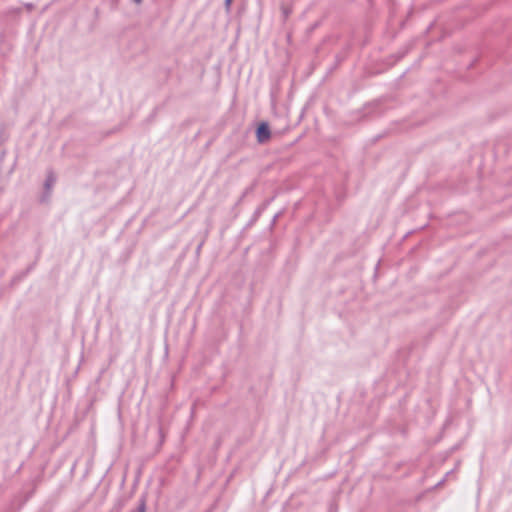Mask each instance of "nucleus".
Segmentation results:
<instances>
[{"label": "nucleus", "mask_w": 512, "mask_h": 512, "mask_svg": "<svg viewBox=\"0 0 512 512\" xmlns=\"http://www.w3.org/2000/svg\"><path fill=\"white\" fill-rule=\"evenodd\" d=\"M139 512H145V504H144V502H142L141 505L139 506Z\"/></svg>", "instance_id": "3"}, {"label": "nucleus", "mask_w": 512, "mask_h": 512, "mask_svg": "<svg viewBox=\"0 0 512 512\" xmlns=\"http://www.w3.org/2000/svg\"><path fill=\"white\" fill-rule=\"evenodd\" d=\"M54 182H55V177H54V176H52V175H50V176L47 178L46 182H45V187H46V189H47V190H50V189H51V187H52V185L54 184Z\"/></svg>", "instance_id": "2"}, {"label": "nucleus", "mask_w": 512, "mask_h": 512, "mask_svg": "<svg viewBox=\"0 0 512 512\" xmlns=\"http://www.w3.org/2000/svg\"><path fill=\"white\" fill-rule=\"evenodd\" d=\"M231 1H232V0H226V1H225V4H226V6H227V7H229V6H230Z\"/></svg>", "instance_id": "4"}, {"label": "nucleus", "mask_w": 512, "mask_h": 512, "mask_svg": "<svg viewBox=\"0 0 512 512\" xmlns=\"http://www.w3.org/2000/svg\"><path fill=\"white\" fill-rule=\"evenodd\" d=\"M135 3L139 4L142 0H133Z\"/></svg>", "instance_id": "5"}, {"label": "nucleus", "mask_w": 512, "mask_h": 512, "mask_svg": "<svg viewBox=\"0 0 512 512\" xmlns=\"http://www.w3.org/2000/svg\"><path fill=\"white\" fill-rule=\"evenodd\" d=\"M257 141L261 144L266 143L271 138L270 128L267 123H261L256 130Z\"/></svg>", "instance_id": "1"}]
</instances>
